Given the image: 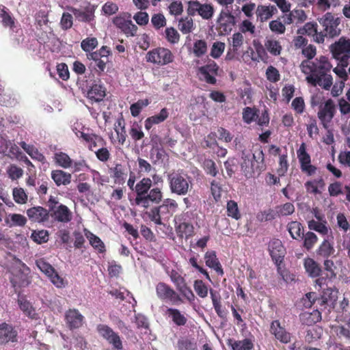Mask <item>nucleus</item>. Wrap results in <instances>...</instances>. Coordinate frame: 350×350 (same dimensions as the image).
Returning a JSON list of instances; mask_svg holds the SVG:
<instances>
[{
	"label": "nucleus",
	"mask_w": 350,
	"mask_h": 350,
	"mask_svg": "<svg viewBox=\"0 0 350 350\" xmlns=\"http://www.w3.org/2000/svg\"><path fill=\"white\" fill-rule=\"evenodd\" d=\"M299 68L306 75V80L313 86L319 85L329 90L333 84L331 75L332 66L325 56H320L313 61L303 60Z\"/></svg>",
	"instance_id": "f257e3e1"
},
{
	"label": "nucleus",
	"mask_w": 350,
	"mask_h": 350,
	"mask_svg": "<svg viewBox=\"0 0 350 350\" xmlns=\"http://www.w3.org/2000/svg\"><path fill=\"white\" fill-rule=\"evenodd\" d=\"M152 187V181L148 177H143L137 182L133 204L148 209L151 206L161 202L163 199L161 188L154 187L151 189Z\"/></svg>",
	"instance_id": "f03ea898"
},
{
	"label": "nucleus",
	"mask_w": 350,
	"mask_h": 350,
	"mask_svg": "<svg viewBox=\"0 0 350 350\" xmlns=\"http://www.w3.org/2000/svg\"><path fill=\"white\" fill-rule=\"evenodd\" d=\"M242 159L241 170L247 178L259 175L261 172L266 169L264 153L261 149L255 151L252 157L250 155H246L243 153Z\"/></svg>",
	"instance_id": "7ed1b4c3"
},
{
	"label": "nucleus",
	"mask_w": 350,
	"mask_h": 350,
	"mask_svg": "<svg viewBox=\"0 0 350 350\" xmlns=\"http://www.w3.org/2000/svg\"><path fill=\"white\" fill-rule=\"evenodd\" d=\"M318 21L323 29L315 38L316 42L323 43L325 38H333L340 34L341 29L339 27L340 18L339 17H336L331 12H327L322 17L319 18Z\"/></svg>",
	"instance_id": "20e7f679"
},
{
	"label": "nucleus",
	"mask_w": 350,
	"mask_h": 350,
	"mask_svg": "<svg viewBox=\"0 0 350 350\" xmlns=\"http://www.w3.org/2000/svg\"><path fill=\"white\" fill-rule=\"evenodd\" d=\"M167 181L171 192L178 196L186 195L192 188L191 178L183 171L170 173Z\"/></svg>",
	"instance_id": "39448f33"
},
{
	"label": "nucleus",
	"mask_w": 350,
	"mask_h": 350,
	"mask_svg": "<svg viewBox=\"0 0 350 350\" xmlns=\"http://www.w3.org/2000/svg\"><path fill=\"white\" fill-rule=\"evenodd\" d=\"M333 57L340 62L343 66H348L350 59V39L340 37L329 46Z\"/></svg>",
	"instance_id": "423d86ee"
},
{
	"label": "nucleus",
	"mask_w": 350,
	"mask_h": 350,
	"mask_svg": "<svg viewBox=\"0 0 350 350\" xmlns=\"http://www.w3.org/2000/svg\"><path fill=\"white\" fill-rule=\"evenodd\" d=\"M174 60V55L167 48L157 47L149 51L146 55V61L154 65L163 66Z\"/></svg>",
	"instance_id": "0eeeda50"
},
{
	"label": "nucleus",
	"mask_w": 350,
	"mask_h": 350,
	"mask_svg": "<svg viewBox=\"0 0 350 350\" xmlns=\"http://www.w3.org/2000/svg\"><path fill=\"white\" fill-rule=\"evenodd\" d=\"M156 293L159 299L172 305L178 306L184 302L180 295L174 288L163 282L156 285Z\"/></svg>",
	"instance_id": "6e6552de"
},
{
	"label": "nucleus",
	"mask_w": 350,
	"mask_h": 350,
	"mask_svg": "<svg viewBox=\"0 0 350 350\" xmlns=\"http://www.w3.org/2000/svg\"><path fill=\"white\" fill-rule=\"evenodd\" d=\"M29 267L21 260L12 267L10 282L14 288L25 287L29 285L30 280L28 276Z\"/></svg>",
	"instance_id": "1a4fd4ad"
},
{
	"label": "nucleus",
	"mask_w": 350,
	"mask_h": 350,
	"mask_svg": "<svg viewBox=\"0 0 350 350\" xmlns=\"http://www.w3.org/2000/svg\"><path fill=\"white\" fill-rule=\"evenodd\" d=\"M338 291L336 288H327L323 291L319 297H317L315 293H309L306 294L308 299L313 303H317L320 306L321 310L325 309L327 306L334 307L337 299Z\"/></svg>",
	"instance_id": "9d476101"
},
{
	"label": "nucleus",
	"mask_w": 350,
	"mask_h": 350,
	"mask_svg": "<svg viewBox=\"0 0 350 350\" xmlns=\"http://www.w3.org/2000/svg\"><path fill=\"white\" fill-rule=\"evenodd\" d=\"M297 154L301 172L308 176L314 175L317 167L312 165L310 155L307 152L304 143L300 145L299 148L297 150Z\"/></svg>",
	"instance_id": "9b49d317"
},
{
	"label": "nucleus",
	"mask_w": 350,
	"mask_h": 350,
	"mask_svg": "<svg viewBox=\"0 0 350 350\" xmlns=\"http://www.w3.org/2000/svg\"><path fill=\"white\" fill-rule=\"evenodd\" d=\"M335 113L336 105L331 98L327 100L323 105L319 107L317 116L325 129L328 127Z\"/></svg>",
	"instance_id": "f8f14e48"
},
{
	"label": "nucleus",
	"mask_w": 350,
	"mask_h": 350,
	"mask_svg": "<svg viewBox=\"0 0 350 350\" xmlns=\"http://www.w3.org/2000/svg\"><path fill=\"white\" fill-rule=\"evenodd\" d=\"M96 330L98 334L107 340L113 347L120 350L122 349V340L119 335L107 325L99 324L97 325Z\"/></svg>",
	"instance_id": "ddd939ff"
},
{
	"label": "nucleus",
	"mask_w": 350,
	"mask_h": 350,
	"mask_svg": "<svg viewBox=\"0 0 350 350\" xmlns=\"http://www.w3.org/2000/svg\"><path fill=\"white\" fill-rule=\"evenodd\" d=\"M269 251L270 256L278 267V269H280V266L283 262L285 255V248L281 241L279 239H274L270 241L269 243Z\"/></svg>",
	"instance_id": "4468645a"
},
{
	"label": "nucleus",
	"mask_w": 350,
	"mask_h": 350,
	"mask_svg": "<svg viewBox=\"0 0 350 350\" xmlns=\"http://www.w3.org/2000/svg\"><path fill=\"white\" fill-rule=\"evenodd\" d=\"M219 66L213 60L203 66L199 68V73L203 77L204 80L208 84L215 85L217 82L215 76L217 75Z\"/></svg>",
	"instance_id": "2eb2a0df"
},
{
	"label": "nucleus",
	"mask_w": 350,
	"mask_h": 350,
	"mask_svg": "<svg viewBox=\"0 0 350 350\" xmlns=\"http://www.w3.org/2000/svg\"><path fill=\"white\" fill-rule=\"evenodd\" d=\"M235 25V18L229 12L221 11L218 18V29L221 34H228Z\"/></svg>",
	"instance_id": "dca6fc26"
},
{
	"label": "nucleus",
	"mask_w": 350,
	"mask_h": 350,
	"mask_svg": "<svg viewBox=\"0 0 350 350\" xmlns=\"http://www.w3.org/2000/svg\"><path fill=\"white\" fill-rule=\"evenodd\" d=\"M51 215L55 220L62 223H68L72 219V213L64 204L57 206H51Z\"/></svg>",
	"instance_id": "f3484780"
},
{
	"label": "nucleus",
	"mask_w": 350,
	"mask_h": 350,
	"mask_svg": "<svg viewBox=\"0 0 350 350\" xmlns=\"http://www.w3.org/2000/svg\"><path fill=\"white\" fill-rule=\"evenodd\" d=\"M27 215L31 221L37 223H43L49 218V211L40 206L28 208Z\"/></svg>",
	"instance_id": "a211bd4d"
},
{
	"label": "nucleus",
	"mask_w": 350,
	"mask_h": 350,
	"mask_svg": "<svg viewBox=\"0 0 350 350\" xmlns=\"http://www.w3.org/2000/svg\"><path fill=\"white\" fill-rule=\"evenodd\" d=\"M270 332L282 343L287 344L291 342V334L281 326L278 320L273 321L270 326Z\"/></svg>",
	"instance_id": "6ab92c4d"
},
{
	"label": "nucleus",
	"mask_w": 350,
	"mask_h": 350,
	"mask_svg": "<svg viewBox=\"0 0 350 350\" xmlns=\"http://www.w3.org/2000/svg\"><path fill=\"white\" fill-rule=\"evenodd\" d=\"M17 331L12 325L6 323L0 324V340L2 343L17 341Z\"/></svg>",
	"instance_id": "aec40b11"
},
{
	"label": "nucleus",
	"mask_w": 350,
	"mask_h": 350,
	"mask_svg": "<svg viewBox=\"0 0 350 350\" xmlns=\"http://www.w3.org/2000/svg\"><path fill=\"white\" fill-rule=\"evenodd\" d=\"M277 12L275 5H258L256 10V20L262 23L267 22Z\"/></svg>",
	"instance_id": "412c9836"
},
{
	"label": "nucleus",
	"mask_w": 350,
	"mask_h": 350,
	"mask_svg": "<svg viewBox=\"0 0 350 350\" xmlns=\"http://www.w3.org/2000/svg\"><path fill=\"white\" fill-rule=\"evenodd\" d=\"M83 319V316L77 309H70L66 312V322L70 329L80 327Z\"/></svg>",
	"instance_id": "4be33fe9"
},
{
	"label": "nucleus",
	"mask_w": 350,
	"mask_h": 350,
	"mask_svg": "<svg viewBox=\"0 0 350 350\" xmlns=\"http://www.w3.org/2000/svg\"><path fill=\"white\" fill-rule=\"evenodd\" d=\"M304 187L308 193L317 195L321 194L325 187V182L322 176L317 178L307 180Z\"/></svg>",
	"instance_id": "5701e85b"
},
{
	"label": "nucleus",
	"mask_w": 350,
	"mask_h": 350,
	"mask_svg": "<svg viewBox=\"0 0 350 350\" xmlns=\"http://www.w3.org/2000/svg\"><path fill=\"white\" fill-rule=\"evenodd\" d=\"M95 8L94 6L90 5L84 10L72 8V12L76 19L79 21L84 23H90L94 20Z\"/></svg>",
	"instance_id": "b1692460"
},
{
	"label": "nucleus",
	"mask_w": 350,
	"mask_h": 350,
	"mask_svg": "<svg viewBox=\"0 0 350 350\" xmlns=\"http://www.w3.org/2000/svg\"><path fill=\"white\" fill-rule=\"evenodd\" d=\"M336 250L333 241L324 239L316 250L317 256L322 258H329L335 256Z\"/></svg>",
	"instance_id": "393cba45"
},
{
	"label": "nucleus",
	"mask_w": 350,
	"mask_h": 350,
	"mask_svg": "<svg viewBox=\"0 0 350 350\" xmlns=\"http://www.w3.org/2000/svg\"><path fill=\"white\" fill-rule=\"evenodd\" d=\"M172 211L167 208L163 204L159 206H154L151 208L148 213L150 219L157 225H163V215L165 214H172Z\"/></svg>",
	"instance_id": "a878e982"
},
{
	"label": "nucleus",
	"mask_w": 350,
	"mask_h": 350,
	"mask_svg": "<svg viewBox=\"0 0 350 350\" xmlns=\"http://www.w3.org/2000/svg\"><path fill=\"white\" fill-rule=\"evenodd\" d=\"M211 298L212 300L213 306L217 316L221 319H226L228 316V310L222 305L221 297L219 293L210 291Z\"/></svg>",
	"instance_id": "bb28decb"
},
{
	"label": "nucleus",
	"mask_w": 350,
	"mask_h": 350,
	"mask_svg": "<svg viewBox=\"0 0 350 350\" xmlns=\"http://www.w3.org/2000/svg\"><path fill=\"white\" fill-rule=\"evenodd\" d=\"M205 263L207 267L214 269L219 275H223L224 272L215 251H208L204 254Z\"/></svg>",
	"instance_id": "cd10ccee"
},
{
	"label": "nucleus",
	"mask_w": 350,
	"mask_h": 350,
	"mask_svg": "<svg viewBox=\"0 0 350 350\" xmlns=\"http://www.w3.org/2000/svg\"><path fill=\"white\" fill-rule=\"evenodd\" d=\"M169 111L167 108H163L159 113L148 117L144 122V126L149 131L153 125L163 122L169 117Z\"/></svg>",
	"instance_id": "c85d7f7f"
},
{
	"label": "nucleus",
	"mask_w": 350,
	"mask_h": 350,
	"mask_svg": "<svg viewBox=\"0 0 350 350\" xmlns=\"http://www.w3.org/2000/svg\"><path fill=\"white\" fill-rule=\"evenodd\" d=\"M20 146L31 157L33 160L38 161L42 164L46 163L45 156L40 152L33 145L27 144L25 142H21Z\"/></svg>",
	"instance_id": "c756f323"
},
{
	"label": "nucleus",
	"mask_w": 350,
	"mask_h": 350,
	"mask_svg": "<svg viewBox=\"0 0 350 350\" xmlns=\"http://www.w3.org/2000/svg\"><path fill=\"white\" fill-rule=\"evenodd\" d=\"M299 320L303 325L311 326L321 320V312L319 310L304 312L299 314Z\"/></svg>",
	"instance_id": "7c9ffc66"
},
{
	"label": "nucleus",
	"mask_w": 350,
	"mask_h": 350,
	"mask_svg": "<svg viewBox=\"0 0 350 350\" xmlns=\"http://www.w3.org/2000/svg\"><path fill=\"white\" fill-rule=\"evenodd\" d=\"M27 221L24 215L18 213L7 214L4 219L5 225L9 228L23 227L27 224Z\"/></svg>",
	"instance_id": "2f4dec72"
},
{
	"label": "nucleus",
	"mask_w": 350,
	"mask_h": 350,
	"mask_svg": "<svg viewBox=\"0 0 350 350\" xmlns=\"http://www.w3.org/2000/svg\"><path fill=\"white\" fill-rule=\"evenodd\" d=\"M51 178L57 187L66 186L71 183L72 176L62 170H54L51 172Z\"/></svg>",
	"instance_id": "473e14b6"
},
{
	"label": "nucleus",
	"mask_w": 350,
	"mask_h": 350,
	"mask_svg": "<svg viewBox=\"0 0 350 350\" xmlns=\"http://www.w3.org/2000/svg\"><path fill=\"white\" fill-rule=\"evenodd\" d=\"M165 314L167 315L177 326H185L187 323V318L177 308H167L165 311Z\"/></svg>",
	"instance_id": "72a5a7b5"
},
{
	"label": "nucleus",
	"mask_w": 350,
	"mask_h": 350,
	"mask_svg": "<svg viewBox=\"0 0 350 350\" xmlns=\"http://www.w3.org/2000/svg\"><path fill=\"white\" fill-rule=\"evenodd\" d=\"M176 231L178 237L187 239L193 236L194 227L191 222L183 221L176 226Z\"/></svg>",
	"instance_id": "f704fd0d"
},
{
	"label": "nucleus",
	"mask_w": 350,
	"mask_h": 350,
	"mask_svg": "<svg viewBox=\"0 0 350 350\" xmlns=\"http://www.w3.org/2000/svg\"><path fill=\"white\" fill-rule=\"evenodd\" d=\"M84 234L88 239L90 244L94 249L97 250L99 253H104L106 251L105 245L103 241L96 234H93L89 230L84 229Z\"/></svg>",
	"instance_id": "c9c22d12"
},
{
	"label": "nucleus",
	"mask_w": 350,
	"mask_h": 350,
	"mask_svg": "<svg viewBox=\"0 0 350 350\" xmlns=\"http://www.w3.org/2000/svg\"><path fill=\"white\" fill-rule=\"evenodd\" d=\"M105 88L100 84H93L92 86L88 92V96L90 99L93 100L96 102H100L103 100L106 94Z\"/></svg>",
	"instance_id": "e433bc0d"
},
{
	"label": "nucleus",
	"mask_w": 350,
	"mask_h": 350,
	"mask_svg": "<svg viewBox=\"0 0 350 350\" xmlns=\"http://www.w3.org/2000/svg\"><path fill=\"white\" fill-rule=\"evenodd\" d=\"M112 172V178L115 184L124 185L126 181L127 174L124 167L120 163H116L113 168L110 169Z\"/></svg>",
	"instance_id": "4c0bfd02"
},
{
	"label": "nucleus",
	"mask_w": 350,
	"mask_h": 350,
	"mask_svg": "<svg viewBox=\"0 0 350 350\" xmlns=\"http://www.w3.org/2000/svg\"><path fill=\"white\" fill-rule=\"evenodd\" d=\"M304 265L306 272L312 278L318 277L321 272V268L319 265L311 258H306Z\"/></svg>",
	"instance_id": "58836bf2"
},
{
	"label": "nucleus",
	"mask_w": 350,
	"mask_h": 350,
	"mask_svg": "<svg viewBox=\"0 0 350 350\" xmlns=\"http://www.w3.org/2000/svg\"><path fill=\"white\" fill-rule=\"evenodd\" d=\"M227 344L232 350H251L254 345L250 339L245 338L242 340L228 339Z\"/></svg>",
	"instance_id": "ea45409f"
},
{
	"label": "nucleus",
	"mask_w": 350,
	"mask_h": 350,
	"mask_svg": "<svg viewBox=\"0 0 350 350\" xmlns=\"http://www.w3.org/2000/svg\"><path fill=\"white\" fill-rule=\"evenodd\" d=\"M53 159L57 165L64 169H68L72 167V160L68 154L64 152H55L54 154Z\"/></svg>",
	"instance_id": "a19ab883"
},
{
	"label": "nucleus",
	"mask_w": 350,
	"mask_h": 350,
	"mask_svg": "<svg viewBox=\"0 0 350 350\" xmlns=\"http://www.w3.org/2000/svg\"><path fill=\"white\" fill-rule=\"evenodd\" d=\"M287 229L293 239H299L304 233V227L302 224L297 221H292L287 225Z\"/></svg>",
	"instance_id": "79ce46f5"
},
{
	"label": "nucleus",
	"mask_w": 350,
	"mask_h": 350,
	"mask_svg": "<svg viewBox=\"0 0 350 350\" xmlns=\"http://www.w3.org/2000/svg\"><path fill=\"white\" fill-rule=\"evenodd\" d=\"M18 305L20 309L24 312V314L28 317L36 319H37V314L31 304L26 300L25 298L21 297L18 299Z\"/></svg>",
	"instance_id": "37998d69"
},
{
	"label": "nucleus",
	"mask_w": 350,
	"mask_h": 350,
	"mask_svg": "<svg viewBox=\"0 0 350 350\" xmlns=\"http://www.w3.org/2000/svg\"><path fill=\"white\" fill-rule=\"evenodd\" d=\"M265 47L270 54L274 56L280 55L282 51V46L280 42L273 38L265 40Z\"/></svg>",
	"instance_id": "c03bdc74"
},
{
	"label": "nucleus",
	"mask_w": 350,
	"mask_h": 350,
	"mask_svg": "<svg viewBox=\"0 0 350 350\" xmlns=\"http://www.w3.org/2000/svg\"><path fill=\"white\" fill-rule=\"evenodd\" d=\"M208 50V44L204 40H196L194 41L192 53L196 57L200 58L204 56Z\"/></svg>",
	"instance_id": "a18cd8bd"
},
{
	"label": "nucleus",
	"mask_w": 350,
	"mask_h": 350,
	"mask_svg": "<svg viewBox=\"0 0 350 350\" xmlns=\"http://www.w3.org/2000/svg\"><path fill=\"white\" fill-rule=\"evenodd\" d=\"M300 239H303V247L307 251L311 250L318 241L317 236L310 231L304 234Z\"/></svg>",
	"instance_id": "49530a36"
},
{
	"label": "nucleus",
	"mask_w": 350,
	"mask_h": 350,
	"mask_svg": "<svg viewBox=\"0 0 350 350\" xmlns=\"http://www.w3.org/2000/svg\"><path fill=\"white\" fill-rule=\"evenodd\" d=\"M0 18L4 27L12 28L14 26V18L12 16L8 9L3 5L0 7Z\"/></svg>",
	"instance_id": "de8ad7c7"
},
{
	"label": "nucleus",
	"mask_w": 350,
	"mask_h": 350,
	"mask_svg": "<svg viewBox=\"0 0 350 350\" xmlns=\"http://www.w3.org/2000/svg\"><path fill=\"white\" fill-rule=\"evenodd\" d=\"M178 29L183 34L191 33L194 29L193 21L191 18H182L178 21Z\"/></svg>",
	"instance_id": "09e8293b"
},
{
	"label": "nucleus",
	"mask_w": 350,
	"mask_h": 350,
	"mask_svg": "<svg viewBox=\"0 0 350 350\" xmlns=\"http://www.w3.org/2000/svg\"><path fill=\"white\" fill-rule=\"evenodd\" d=\"M202 167L207 175L212 177H215L218 173L219 170L217 167L215 162L210 159H206L203 161Z\"/></svg>",
	"instance_id": "8fccbe9b"
},
{
	"label": "nucleus",
	"mask_w": 350,
	"mask_h": 350,
	"mask_svg": "<svg viewBox=\"0 0 350 350\" xmlns=\"http://www.w3.org/2000/svg\"><path fill=\"white\" fill-rule=\"evenodd\" d=\"M308 228L311 230H314L323 235H326L328 233V228L326 226V221L319 222L312 219L308 223Z\"/></svg>",
	"instance_id": "3c124183"
},
{
	"label": "nucleus",
	"mask_w": 350,
	"mask_h": 350,
	"mask_svg": "<svg viewBox=\"0 0 350 350\" xmlns=\"http://www.w3.org/2000/svg\"><path fill=\"white\" fill-rule=\"evenodd\" d=\"M227 215L236 220H239L241 217L237 203L234 200H229L226 205Z\"/></svg>",
	"instance_id": "603ef678"
},
{
	"label": "nucleus",
	"mask_w": 350,
	"mask_h": 350,
	"mask_svg": "<svg viewBox=\"0 0 350 350\" xmlns=\"http://www.w3.org/2000/svg\"><path fill=\"white\" fill-rule=\"evenodd\" d=\"M270 30L276 34H283L286 31V27L283 24L281 18L278 17L275 20H272L269 23Z\"/></svg>",
	"instance_id": "864d4df0"
},
{
	"label": "nucleus",
	"mask_w": 350,
	"mask_h": 350,
	"mask_svg": "<svg viewBox=\"0 0 350 350\" xmlns=\"http://www.w3.org/2000/svg\"><path fill=\"white\" fill-rule=\"evenodd\" d=\"M178 350H197V344L188 338H182L178 340Z\"/></svg>",
	"instance_id": "5fc2aeb1"
},
{
	"label": "nucleus",
	"mask_w": 350,
	"mask_h": 350,
	"mask_svg": "<svg viewBox=\"0 0 350 350\" xmlns=\"http://www.w3.org/2000/svg\"><path fill=\"white\" fill-rule=\"evenodd\" d=\"M165 37L167 42L172 44L178 43L180 40V34L178 31L172 27L165 29Z\"/></svg>",
	"instance_id": "6e6d98bb"
},
{
	"label": "nucleus",
	"mask_w": 350,
	"mask_h": 350,
	"mask_svg": "<svg viewBox=\"0 0 350 350\" xmlns=\"http://www.w3.org/2000/svg\"><path fill=\"white\" fill-rule=\"evenodd\" d=\"M226 48L224 42L217 41L215 42L211 49L210 55L214 59H218L223 54Z\"/></svg>",
	"instance_id": "4d7b16f0"
},
{
	"label": "nucleus",
	"mask_w": 350,
	"mask_h": 350,
	"mask_svg": "<svg viewBox=\"0 0 350 350\" xmlns=\"http://www.w3.org/2000/svg\"><path fill=\"white\" fill-rule=\"evenodd\" d=\"M98 40L96 38H87L81 42V49L86 53H90L98 46Z\"/></svg>",
	"instance_id": "13d9d810"
},
{
	"label": "nucleus",
	"mask_w": 350,
	"mask_h": 350,
	"mask_svg": "<svg viewBox=\"0 0 350 350\" xmlns=\"http://www.w3.org/2000/svg\"><path fill=\"white\" fill-rule=\"evenodd\" d=\"M258 110L249 107H245L243 112V120L247 124H250L258 118Z\"/></svg>",
	"instance_id": "bf43d9fd"
},
{
	"label": "nucleus",
	"mask_w": 350,
	"mask_h": 350,
	"mask_svg": "<svg viewBox=\"0 0 350 350\" xmlns=\"http://www.w3.org/2000/svg\"><path fill=\"white\" fill-rule=\"evenodd\" d=\"M31 238L38 244L46 243L49 240V232L47 230H34L32 232Z\"/></svg>",
	"instance_id": "052dcab7"
},
{
	"label": "nucleus",
	"mask_w": 350,
	"mask_h": 350,
	"mask_svg": "<svg viewBox=\"0 0 350 350\" xmlns=\"http://www.w3.org/2000/svg\"><path fill=\"white\" fill-rule=\"evenodd\" d=\"M193 288L197 295L201 298H205L208 295V286L201 280H196L194 282Z\"/></svg>",
	"instance_id": "680f3d73"
},
{
	"label": "nucleus",
	"mask_w": 350,
	"mask_h": 350,
	"mask_svg": "<svg viewBox=\"0 0 350 350\" xmlns=\"http://www.w3.org/2000/svg\"><path fill=\"white\" fill-rule=\"evenodd\" d=\"M199 8L198 14L203 19L208 20L213 17L214 14V8L212 5L207 3L201 4Z\"/></svg>",
	"instance_id": "e2e57ef3"
},
{
	"label": "nucleus",
	"mask_w": 350,
	"mask_h": 350,
	"mask_svg": "<svg viewBox=\"0 0 350 350\" xmlns=\"http://www.w3.org/2000/svg\"><path fill=\"white\" fill-rule=\"evenodd\" d=\"M13 198L18 204H25L27 201V195L21 187H16L12 191Z\"/></svg>",
	"instance_id": "0e129e2a"
},
{
	"label": "nucleus",
	"mask_w": 350,
	"mask_h": 350,
	"mask_svg": "<svg viewBox=\"0 0 350 350\" xmlns=\"http://www.w3.org/2000/svg\"><path fill=\"white\" fill-rule=\"evenodd\" d=\"M278 216H288L295 212V206L291 202H286L276 207Z\"/></svg>",
	"instance_id": "69168bd1"
},
{
	"label": "nucleus",
	"mask_w": 350,
	"mask_h": 350,
	"mask_svg": "<svg viewBox=\"0 0 350 350\" xmlns=\"http://www.w3.org/2000/svg\"><path fill=\"white\" fill-rule=\"evenodd\" d=\"M176 289L189 302H192L195 300V295L191 288L187 286L186 282L177 287Z\"/></svg>",
	"instance_id": "338daca9"
},
{
	"label": "nucleus",
	"mask_w": 350,
	"mask_h": 350,
	"mask_svg": "<svg viewBox=\"0 0 350 350\" xmlns=\"http://www.w3.org/2000/svg\"><path fill=\"white\" fill-rule=\"evenodd\" d=\"M129 135L134 141H139L144 137L142 130V126L137 122H134L129 130Z\"/></svg>",
	"instance_id": "774afa93"
}]
</instances>
